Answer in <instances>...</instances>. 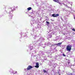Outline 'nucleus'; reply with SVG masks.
<instances>
[{
  "mask_svg": "<svg viewBox=\"0 0 75 75\" xmlns=\"http://www.w3.org/2000/svg\"><path fill=\"white\" fill-rule=\"evenodd\" d=\"M34 53H35V51H33V53H31V54H32V56H34L33 55V54H34Z\"/></svg>",
  "mask_w": 75,
  "mask_h": 75,
  "instance_id": "393cba45",
  "label": "nucleus"
},
{
  "mask_svg": "<svg viewBox=\"0 0 75 75\" xmlns=\"http://www.w3.org/2000/svg\"><path fill=\"white\" fill-rule=\"evenodd\" d=\"M50 53H53L52 52V50H51L50 51V50H49L48 52L47 53L50 54Z\"/></svg>",
  "mask_w": 75,
  "mask_h": 75,
  "instance_id": "2eb2a0df",
  "label": "nucleus"
},
{
  "mask_svg": "<svg viewBox=\"0 0 75 75\" xmlns=\"http://www.w3.org/2000/svg\"><path fill=\"white\" fill-rule=\"evenodd\" d=\"M18 8V7H17V6L16 7V8Z\"/></svg>",
  "mask_w": 75,
  "mask_h": 75,
  "instance_id": "ea45409f",
  "label": "nucleus"
},
{
  "mask_svg": "<svg viewBox=\"0 0 75 75\" xmlns=\"http://www.w3.org/2000/svg\"><path fill=\"white\" fill-rule=\"evenodd\" d=\"M1 17V15H0V18Z\"/></svg>",
  "mask_w": 75,
  "mask_h": 75,
  "instance_id": "79ce46f5",
  "label": "nucleus"
},
{
  "mask_svg": "<svg viewBox=\"0 0 75 75\" xmlns=\"http://www.w3.org/2000/svg\"><path fill=\"white\" fill-rule=\"evenodd\" d=\"M36 64V65L39 66V64L38 63V62H37Z\"/></svg>",
  "mask_w": 75,
  "mask_h": 75,
  "instance_id": "7c9ffc66",
  "label": "nucleus"
},
{
  "mask_svg": "<svg viewBox=\"0 0 75 75\" xmlns=\"http://www.w3.org/2000/svg\"><path fill=\"white\" fill-rule=\"evenodd\" d=\"M47 35L48 38H51V37H52V35L50 34L49 33L47 34Z\"/></svg>",
  "mask_w": 75,
  "mask_h": 75,
  "instance_id": "ddd939ff",
  "label": "nucleus"
},
{
  "mask_svg": "<svg viewBox=\"0 0 75 75\" xmlns=\"http://www.w3.org/2000/svg\"><path fill=\"white\" fill-rule=\"evenodd\" d=\"M35 27H34V28H33L32 29V31L31 33V35H32L33 36V37L34 38V37H37V35H36V34H35L34 35V33H35Z\"/></svg>",
  "mask_w": 75,
  "mask_h": 75,
  "instance_id": "7ed1b4c3",
  "label": "nucleus"
},
{
  "mask_svg": "<svg viewBox=\"0 0 75 75\" xmlns=\"http://www.w3.org/2000/svg\"><path fill=\"white\" fill-rule=\"evenodd\" d=\"M65 2L67 4H71V7H72V4H73V3L71 2H70L69 1H68V0H66L65 1Z\"/></svg>",
  "mask_w": 75,
  "mask_h": 75,
  "instance_id": "6e6552de",
  "label": "nucleus"
},
{
  "mask_svg": "<svg viewBox=\"0 0 75 75\" xmlns=\"http://www.w3.org/2000/svg\"><path fill=\"white\" fill-rule=\"evenodd\" d=\"M33 13H36V14H38H38H39V13H38V12L37 11L36 12V11H33L32 12Z\"/></svg>",
  "mask_w": 75,
  "mask_h": 75,
  "instance_id": "a211bd4d",
  "label": "nucleus"
},
{
  "mask_svg": "<svg viewBox=\"0 0 75 75\" xmlns=\"http://www.w3.org/2000/svg\"><path fill=\"white\" fill-rule=\"evenodd\" d=\"M72 30L73 31H75V29H74V28H73L72 29Z\"/></svg>",
  "mask_w": 75,
  "mask_h": 75,
  "instance_id": "2f4dec72",
  "label": "nucleus"
},
{
  "mask_svg": "<svg viewBox=\"0 0 75 75\" xmlns=\"http://www.w3.org/2000/svg\"><path fill=\"white\" fill-rule=\"evenodd\" d=\"M39 9H40V8Z\"/></svg>",
  "mask_w": 75,
  "mask_h": 75,
  "instance_id": "de8ad7c7",
  "label": "nucleus"
},
{
  "mask_svg": "<svg viewBox=\"0 0 75 75\" xmlns=\"http://www.w3.org/2000/svg\"><path fill=\"white\" fill-rule=\"evenodd\" d=\"M35 68H39V66L38 65H36L35 66Z\"/></svg>",
  "mask_w": 75,
  "mask_h": 75,
  "instance_id": "cd10ccee",
  "label": "nucleus"
},
{
  "mask_svg": "<svg viewBox=\"0 0 75 75\" xmlns=\"http://www.w3.org/2000/svg\"><path fill=\"white\" fill-rule=\"evenodd\" d=\"M57 73L58 74H59V75H60V74H59V72H57Z\"/></svg>",
  "mask_w": 75,
  "mask_h": 75,
  "instance_id": "c9c22d12",
  "label": "nucleus"
},
{
  "mask_svg": "<svg viewBox=\"0 0 75 75\" xmlns=\"http://www.w3.org/2000/svg\"><path fill=\"white\" fill-rule=\"evenodd\" d=\"M31 24V26H32L33 25L32 24V23H30Z\"/></svg>",
  "mask_w": 75,
  "mask_h": 75,
  "instance_id": "a19ab883",
  "label": "nucleus"
},
{
  "mask_svg": "<svg viewBox=\"0 0 75 75\" xmlns=\"http://www.w3.org/2000/svg\"><path fill=\"white\" fill-rule=\"evenodd\" d=\"M43 71L44 73H47L48 71H46L45 70H43Z\"/></svg>",
  "mask_w": 75,
  "mask_h": 75,
  "instance_id": "b1692460",
  "label": "nucleus"
},
{
  "mask_svg": "<svg viewBox=\"0 0 75 75\" xmlns=\"http://www.w3.org/2000/svg\"><path fill=\"white\" fill-rule=\"evenodd\" d=\"M68 75H72V73H68Z\"/></svg>",
  "mask_w": 75,
  "mask_h": 75,
  "instance_id": "c756f323",
  "label": "nucleus"
},
{
  "mask_svg": "<svg viewBox=\"0 0 75 75\" xmlns=\"http://www.w3.org/2000/svg\"><path fill=\"white\" fill-rule=\"evenodd\" d=\"M63 56L64 57H66V55H65V54H64V53H63Z\"/></svg>",
  "mask_w": 75,
  "mask_h": 75,
  "instance_id": "473e14b6",
  "label": "nucleus"
},
{
  "mask_svg": "<svg viewBox=\"0 0 75 75\" xmlns=\"http://www.w3.org/2000/svg\"><path fill=\"white\" fill-rule=\"evenodd\" d=\"M49 58H51V56H48Z\"/></svg>",
  "mask_w": 75,
  "mask_h": 75,
  "instance_id": "4c0bfd02",
  "label": "nucleus"
},
{
  "mask_svg": "<svg viewBox=\"0 0 75 75\" xmlns=\"http://www.w3.org/2000/svg\"><path fill=\"white\" fill-rule=\"evenodd\" d=\"M59 4H60V5L62 4H61V3H60V2H59Z\"/></svg>",
  "mask_w": 75,
  "mask_h": 75,
  "instance_id": "f704fd0d",
  "label": "nucleus"
},
{
  "mask_svg": "<svg viewBox=\"0 0 75 75\" xmlns=\"http://www.w3.org/2000/svg\"><path fill=\"white\" fill-rule=\"evenodd\" d=\"M41 42L39 43L37 45V46H41L42 45Z\"/></svg>",
  "mask_w": 75,
  "mask_h": 75,
  "instance_id": "6ab92c4d",
  "label": "nucleus"
},
{
  "mask_svg": "<svg viewBox=\"0 0 75 75\" xmlns=\"http://www.w3.org/2000/svg\"><path fill=\"white\" fill-rule=\"evenodd\" d=\"M66 60H67L68 61V59H66Z\"/></svg>",
  "mask_w": 75,
  "mask_h": 75,
  "instance_id": "37998d69",
  "label": "nucleus"
},
{
  "mask_svg": "<svg viewBox=\"0 0 75 75\" xmlns=\"http://www.w3.org/2000/svg\"><path fill=\"white\" fill-rule=\"evenodd\" d=\"M65 65V67H71V66H72V65L73 67L75 66L74 65H72L71 64H70V60H68V62H67Z\"/></svg>",
  "mask_w": 75,
  "mask_h": 75,
  "instance_id": "f03ea898",
  "label": "nucleus"
},
{
  "mask_svg": "<svg viewBox=\"0 0 75 75\" xmlns=\"http://www.w3.org/2000/svg\"><path fill=\"white\" fill-rule=\"evenodd\" d=\"M33 46L29 47V50L28 51H31V50H33Z\"/></svg>",
  "mask_w": 75,
  "mask_h": 75,
  "instance_id": "4468645a",
  "label": "nucleus"
},
{
  "mask_svg": "<svg viewBox=\"0 0 75 75\" xmlns=\"http://www.w3.org/2000/svg\"><path fill=\"white\" fill-rule=\"evenodd\" d=\"M46 24H47V25H50V22L47 21L46 22Z\"/></svg>",
  "mask_w": 75,
  "mask_h": 75,
  "instance_id": "4be33fe9",
  "label": "nucleus"
},
{
  "mask_svg": "<svg viewBox=\"0 0 75 75\" xmlns=\"http://www.w3.org/2000/svg\"><path fill=\"white\" fill-rule=\"evenodd\" d=\"M51 21H54V20H53L51 19Z\"/></svg>",
  "mask_w": 75,
  "mask_h": 75,
  "instance_id": "58836bf2",
  "label": "nucleus"
},
{
  "mask_svg": "<svg viewBox=\"0 0 75 75\" xmlns=\"http://www.w3.org/2000/svg\"><path fill=\"white\" fill-rule=\"evenodd\" d=\"M52 16L53 17H58V16H59V14H53L52 15Z\"/></svg>",
  "mask_w": 75,
  "mask_h": 75,
  "instance_id": "9d476101",
  "label": "nucleus"
},
{
  "mask_svg": "<svg viewBox=\"0 0 75 75\" xmlns=\"http://www.w3.org/2000/svg\"><path fill=\"white\" fill-rule=\"evenodd\" d=\"M71 69L73 70V72H74V74H75V70H73V69Z\"/></svg>",
  "mask_w": 75,
  "mask_h": 75,
  "instance_id": "c85d7f7f",
  "label": "nucleus"
},
{
  "mask_svg": "<svg viewBox=\"0 0 75 75\" xmlns=\"http://www.w3.org/2000/svg\"><path fill=\"white\" fill-rule=\"evenodd\" d=\"M46 44H47V45H51L50 42H48L47 43L46 42V44H45V45H46Z\"/></svg>",
  "mask_w": 75,
  "mask_h": 75,
  "instance_id": "dca6fc26",
  "label": "nucleus"
},
{
  "mask_svg": "<svg viewBox=\"0 0 75 75\" xmlns=\"http://www.w3.org/2000/svg\"><path fill=\"white\" fill-rule=\"evenodd\" d=\"M53 50H54V51H57V50H56V48L55 47V48L54 47Z\"/></svg>",
  "mask_w": 75,
  "mask_h": 75,
  "instance_id": "bb28decb",
  "label": "nucleus"
},
{
  "mask_svg": "<svg viewBox=\"0 0 75 75\" xmlns=\"http://www.w3.org/2000/svg\"><path fill=\"white\" fill-rule=\"evenodd\" d=\"M62 44V42H61L58 43H55L54 44H52L51 45V46H50V48L52 49V47L53 46H57V47H59Z\"/></svg>",
  "mask_w": 75,
  "mask_h": 75,
  "instance_id": "f257e3e1",
  "label": "nucleus"
},
{
  "mask_svg": "<svg viewBox=\"0 0 75 75\" xmlns=\"http://www.w3.org/2000/svg\"><path fill=\"white\" fill-rule=\"evenodd\" d=\"M64 5V6H65V7H67V8H71V7H70L68 6L67 5V4H63Z\"/></svg>",
  "mask_w": 75,
  "mask_h": 75,
  "instance_id": "f3484780",
  "label": "nucleus"
},
{
  "mask_svg": "<svg viewBox=\"0 0 75 75\" xmlns=\"http://www.w3.org/2000/svg\"><path fill=\"white\" fill-rule=\"evenodd\" d=\"M21 35H23L24 37H26V35H27V34H25V33H23L21 32L20 33Z\"/></svg>",
  "mask_w": 75,
  "mask_h": 75,
  "instance_id": "f8f14e48",
  "label": "nucleus"
},
{
  "mask_svg": "<svg viewBox=\"0 0 75 75\" xmlns=\"http://www.w3.org/2000/svg\"><path fill=\"white\" fill-rule=\"evenodd\" d=\"M32 23L33 24H35V23H36V21L35 20H34V21H33V22Z\"/></svg>",
  "mask_w": 75,
  "mask_h": 75,
  "instance_id": "a878e982",
  "label": "nucleus"
},
{
  "mask_svg": "<svg viewBox=\"0 0 75 75\" xmlns=\"http://www.w3.org/2000/svg\"><path fill=\"white\" fill-rule=\"evenodd\" d=\"M32 68H33V67L32 66H31L30 65H29L28 67L27 68V69H25L24 70L26 71H27V70H30L31 69H32Z\"/></svg>",
  "mask_w": 75,
  "mask_h": 75,
  "instance_id": "0eeeda50",
  "label": "nucleus"
},
{
  "mask_svg": "<svg viewBox=\"0 0 75 75\" xmlns=\"http://www.w3.org/2000/svg\"><path fill=\"white\" fill-rule=\"evenodd\" d=\"M53 1L55 2H57V3L59 2V0H53Z\"/></svg>",
  "mask_w": 75,
  "mask_h": 75,
  "instance_id": "412c9836",
  "label": "nucleus"
},
{
  "mask_svg": "<svg viewBox=\"0 0 75 75\" xmlns=\"http://www.w3.org/2000/svg\"><path fill=\"white\" fill-rule=\"evenodd\" d=\"M9 72H10L11 74H16L17 73V71H13L11 69H10L9 70Z\"/></svg>",
  "mask_w": 75,
  "mask_h": 75,
  "instance_id": "423d86ee",
  "label": "nucleus"
},
{
  "mask_svg": "<svg viewBox=\"0 0 75 75\" xmlns=\"http://www.w3.org/2000/svg\"><path fill=\"white\" fill-rule=\"evenodd\" d=\"M36 28V29H37V28H38V27L37 28L36 27H35Z\"/></svg>",
  "mask_w": 75,
  "mask_h": 75,
  "instance_id": "e433bc0d",
  "label": "nucleus"
},
{
  "mask_svg": "<svg viewBox=\"0 0 75 75\" xmlns=\"http://www.w3.org/2000/svg\"><path fill=\"white\" fill-rule=\"evenodd\" d=\"M31 8H32L31 7H30L28 8L27 9L29 11V10H31Z\"/></svg>",
  "mask_w": 75,
  "mask_h": 75,
  "instance_id": "5701e85b",
  "label": "nucleus"
},
{
  "mask_svg": "<svg viewBox=\"0 0 75 75\" xmlns=\"http://www.w3.org/2000/svg\"><path fill=\"white\" fill-rule=\"evenodd\" d=\"M62 72H64V71H62Z\"/></svg>",
  "mask_w": 75,
  "mask_h": 75,
  "instance_id": "c03bdc74",
  "label": "nucleus"
},
{
  "mask_svg": "<svg viewBox=\"0 0 75 75\" xmlns=\"http://www.w3.org/2000/svg\"><path fill=\"white\" fill-rule=\"evenodd\" d=\"M71 47L72 46H71V45H67V48L66 49L67 51H71Z\"/></svg>",
  "mask_w": 75,
  "mask_h": 75,
  "instance_id": "39448f33",
  "label": "nucleus"
},
{
  "mask_svg": "<svg viewBox=\"0 0 75 75\" xmlns=\"http://www.w3.org/2000/svg\"><path fill=\"white\" fill-rule=\"evenodd\" d=\"M31 22H32V21H31Z\"/></svg>",
  "mask_w": 75,
  "mask_h": 75,
  "instance_id": "49530a36",
  "label": "nucleus"
},
{
  "mask_svg": "<svg viewBox=\"0 0 75 75\" xmlns=\"http://www.w3.org/2000/svg\"><path fill=\"white\" fill-rule=\"evenodd\" d=\"M9 12V13H13L14 10H16V8L14 7H12L11 8H10L8 9Z\"/></svg>",
  "mask_w": 75,
  "mask_h": 75,
  "instance_id": "20e7f679",
  "label": "nucleus"
},
{
  "mask_svg": "<svg viewBox=\"0 0 75 75\" xmlns=\"http://www.w3.org/2000/svg\"><path fill=\"white\" fill-rule=\"evenodd\" d=\"M41 10H43V9H41Z\"/></svg>",
  "mask_w": 75,
  "mask_h": 75,
  "instance_id": "a18cd8bd",
  "label": "nucleus"
},
{
  "mask_svg": "<svg viewBox=\"0 0 75 75\" xmlns=\"http://www.w3.org/2000/svg\"><path fill=\"white\" fill-rule=\"evenodd\" d=\"M13 15L12 13H10L9 15V18L11 19L12 18V17H13Z\"/></svg>",
  "mask_w": 75,
  "mask_h": 75,
  "instance_id": "9b49d317",
  "label": "nucleus"
},
{
  "mask_svg": "<svg viewBox=\"0 0 75 75\" xmlns=\"http://www.w3.org/2000/svg\"><path fill=\"white\" fill-rule=\"evenodd\" d=\"M60 18L62 20V21H63V18H62V17H61Z\"/></svg>",
  "mask_w": 75,
  "mask_h": 75,
  "instance_id": "72a5a7b5",
  "label": "nucleus"
},
{
  "mask_svg": "<svg viewBox=\"0 0 75 75\" xmlns=\"http://www.w3.org/2000/svg\"><path fill=\"white\" fill-rule=\"evenodd\" d=\"M53 61H52V60H50V61H49V64H50V65H52V64H51V62H53Z\"/></svg>",
  "mask_w": 75,
  "mask_h": 75,
  "instance_id": "aec40b11",
  "label": "nucleus"
},
{
  "mask_svg": "<svg viewBox=\"0 0 75 75\" xmlns=\"http://www.w3.org/2000/svg\"><path fill=\"white\" fill-rule=\"evenodd\" d=\"M43 40H44V39H43V38H42L41 37L39 39H38L36 41V42H41Z\"/></svg>",
  "mask_w": 75,
  "mask_h": 75,
  "instance_id": "1a4fd4ad",
  "label": "nucleus"
}]
</instances>
